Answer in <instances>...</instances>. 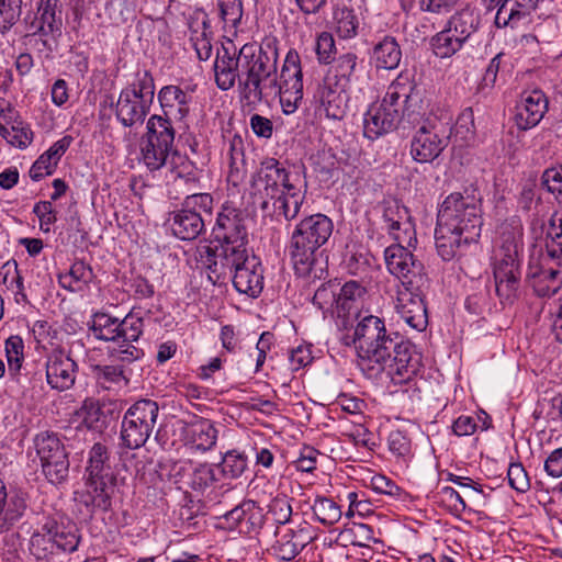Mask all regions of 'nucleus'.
<instances>
[{
    "mask_svg": "<svg viewBox=\"0 0 562 562\" xmlns=\"http://www.w3.org/2000/svg\"><path fill=\"white\" fill-rule=\"evenodd\" d=\"M277 41L267 40L260 46L252 43L239 49L227 40L216 50L213 65L217 88L229 90L238 81L243 100L247 104H259L274 91L278 65Z\"/></svg>",
    "mask_w": 562,
    "mask_h": 562,
    "instance_id": "obj_1",
    "label": "nucleus"
},
{
    "mask_svg": "<svg viewBox=\"0 0 562 562\" xmlns=\"http://www.w3.org/2000/svg\"><path fill=\"white\" fill-rule=\"evenodd\" d=\"M359 331L358 366L368 378L385 373L394 384L400 385L408 383L422 372V353L397 334L389 333L384 319L369 318Z\"/></svg>",
    "mask_w": 562,
    "mask_h": 562,
    "instance_id": "obj_2",
    "label": "nucleus"
},
{
    "mask_svg": "<svg viewBox=\"0 0 562 562\" xmlns=\"http://www.w3.org/2000/svg\"><path fill=\"white\" fill-rule=\"evenodd\" d=\"M334 282L322 284L313 296V304L323 312L330 311L334 318L338 340L346 347H355L358 351L360 347L361 326L369 318H379L374 315L364 316L357 324L360 311L362 308L367 290L357 281H348L337 291Z\"/></svg>",
    "mask_w": 562,
    "mask_h": 562,
    "instance_id": "obj_3",
    "label": "nucleus"
},
{
    "mask_svg": "<svg viewBox=\"0 0 562 562\" xmlns=\"http://www.w3.org/2000/svg\"><path fill=\"white\" fill-rule=\"evenodd\" d=\"M334 223L325 214L316 213L302 218L294 227L289 246V257L296 276L322 279V249L333 234Z\"/></svg>",
    "mask_w": 562,
    "mask_h": 562,
    "instance_id": "obj_4",
    "label": "nucleus"
},
{
    "mask_svg": "<svg viewBox=\"0 0 562 562\" xmlns=\"http://www.w3.org/2000/svg\"><path fill=\"white\" fill-rule=\"evenodd\" d=\"M265 196L272 201L277 218L291 222L297 217L306 199V182L276 158L261 161L254 178Z\"/></svg>",
    "mask_w": 562,
    "mask_h": 562,
    "instance_id": "obj_5",
    "label": "nucleus"
},
{
    "mask_svg": "<svg viewBox=\"0 0 562 562\" xmlns=\"http://www.w3.org/2000/svg\"><path fill=\"white\" fill-rule=\"evenodd\" d=\"M175 127L167 117L154 114L147 120L140 154L150 171L167 168L175 177L181 178L189 169L187 157L175 148Z\"/></svg>",
    "mask_w": 562,
    "mask_h": 562,
    "instance_id": "obj_6",
    "label": "nucleus"
},
{
    "mask_svg": "<svg viewBox=\"0 0 562 562\" xmlns=\"http://www.w3.org/2000/svg\"><path fill=\"white\" fill-rule=\"evenodd\" d=\"M503 245L496 255L493 274L496 294L502 304H513L520 288L519 246L522 239L521 221L514 216L501 226Z\"/></svg>",
    "mask_w": 562,
    "mask_h": 562,
    "instance_id": "obj_7",
    "label": "nucleus"
},
{
    "mask_svg": "<svg viewBox=\"0 0 562 562\" xmlns=\"http://www.w3.org/2000/svg\"><path fill=\"white\" fill-rule=\"evenodd\" d=\"M212 236L218 246L215 251L210 247L206 248L207 263H212L213 260L220 261L240 256L244 251L249 250L245 215L228 203H224L217 213Z\"/></svg>",
    "mask_w": 562,
    "mask_h": 562,
    "instance_id": "obj_8",
    "label": "nucleus"
},
{
    "mask_svg": "<svg viewBox=\"0 0 562 562\" xmlns=\"http://www.w3.org/2000/svg\"><path fill=\"white\" fill-rule=\"evenodd\" d=\"M207 268L212 273L209 278L214 283L228 274L234 288L250 297H258L263 290V268L259 258L250 250L244 251L240 256L213 260L212 263H207Z\"/></svg>",
    "mask_w": 562,
    "mask_h": 562,
    "instance_id": "obj_9",
    "label": "nucleus"
},
{
    "mask_svg": "<svg viewBox=\"0 0 562 562\" xmlns=\"http://www.w3.org/2000/svg\"><path fill=\"white\" fill-rule=\"evenodd\" d=\"M155 97V81L150 71L137 69L133 80L120 92L115 116L125 127L142 125Z\"/></svg>",
    "mask_w": 562,
    "mask_h": 562,
    "instance_id": "obj_10",
    "label": "nucleus"
},
{
    "mask_svg": "<svg viewBox=\"0 0 562 562\" xmlns=\"http://www.w3.org/2000/svg\"><path fill=\"white\" fill-rule=\"evenodd\" d=\"M481 201V194L473 186L463 192H452L440 204L437 218L452 222L468 238H480L483 225Z\"/></svg>",
    "mask_w": 562,
    "mask_h": 562,
    "instance_id": "obj_11",
    "label": "nucleus"
},
{
    "mask_svg": "<svg viewBox=\"0 0 562 562\" xmlns=\"http://www.w3.org/2000/svg\"><path fill=\"white\" fill-rule=\"evenodd\" d=\"M452 119L448 114H430L423 120L411 139L409 154L419 164L432 162L449 145Z\"/></svg>",
    "mask_w": 562,
    "mask_h": 562,
    "instance_id": "obj_12",
    "label": "nucleus"
},
{
    "mask_svg": "<svg viewBox=\"0 0 562 562\" xmlns=\"http://www.w3.org/2000/svg\"><path fill=\"white\" fill-rule=\"evenodd\" d=\"M87 486L90 503L102 509L111 505V492L116 483V476L111 464L110 452L106 446L95 442L88 456L86 467ZM89 504V502H86Z\"/></svg>",
    "mask_w": 562,
    "mask_h": 562,
    "instance_id": "obj_13",
    "label": "nucleus"
},
{
    "mask_svg": "<svg viewBox=\"0 0 562 562\" xmlns=\"http://www.w3.org/2000/svg\"><path fill=\"white\" fill-rule=\"evenodd\" d=\"M159 405L150 398H142L132 404L121 422V446L138 449L147 442L157 423Z\"/></svg>",
    "mask_w": 562,
    "mask_h": 562,
    "instance_id": "obj_14",
    "label": "nucleus"
},
{
    "mask_svg": "<svg viewBox=\"0 0 562 562\" xmlns=\"http://www.w3.org/2000/svg\"><path fill=\"white\" fill-rule=\"evenodd\" d=\"M214 199L210 193L187 195L169 218L172 234L181 240H194L205 231L204 215H211Z\"/></svg>",
    "mask_w": 562,
    "mask_h": 562,
    "instance_id": "obj_15",
    "label": "nucleus"
},
{
    "mask_svg": "<svg viewBox=\"0 0 562 562\" xmlns=\"http://www.w3.org/2000/svg\"><path fill=\"white\" fill-rule=\"evenodd\" d=\"M269 97H279V101L284 114L294 113L303 100V75L301 58L295 49L286 53L281 72L278 76L276 70L274 91L268 93Z\"/></svg>",
    "mask_w": 562,
    "mask_h": 562,
    "instance_id": "obj_16",
    "label": "nucleus"
},
{
    "mask_svg": "<svg viewBox=\"0 0 562 562\" xmlns=\"http://www.w3.org/2000/svg\"><path fill=\"white\" fill-rule=\"evenodd\" d=\"M34 447L42 473L47 481L54 485L66 482L70 463L65 445L58 435L53 431H42L35 436Z\"/></svg>",
    "mask_w": 562,
    "mask_h": 562,
    "instance_id": "obj_17",
    "label": "nucleus"
},
{
    "mask_svg": "<svg viewBox=\"0 0 562 562\" xmlns=\"http://www.w3.org/2000/svg\"><path fill=\"white\" fill-rule=\"evenodd\" d=\"M90 330L100 340L134 342L143 334L144 321L135 307L123 319L106 313H95Z\"/></svg>",
    "mask_w": 562,
    "mask_h": 562,
    "instance_id": "obj_18",
    "label": "nucleus"
},
{
    "mask_svg": "<svg viewBox=\"0 0 562 562\" xmlns=\"http://www.w3.org/2000/svg\"><path fill=\"white\" fill-rule=\"evenodd\" d=\"M389 272L396 277L401 285L426 286L428 282L422 261L408 250L405 245H391L384 251Z\"/></svg>",
    "mask_w": 562,
    "mask_h": 562,
    "instance_id": "obj_19",
    "label": "nucleus"
},
{
    "mask_svg": "<svg viewBox=\"0 0 562 562\" xmlns=\"http://www.w3.org/2000/svg\"><path fill=\"white\" fill-rule=\"evenodd\" d=\"M381 101L400 112L402 117L411 119L417 112V102L420 101L414 74L407 69L402 70L389 85Z\"/></svg>",
    "mask_w": 562,
    "mask_h": 562,
    "instance_id": "obj_20",
    "label": "nucleus"
},
{
    "mask_svg": "<svg viewBox=\"0 0 562 562\" xmlns=\"http://www.w3.org/2000/svg\"><path fill=\"white\" fill-rule=\"evenodd\" d=\"M63 20L59 0H40L37 15L29 24L30 36L41 35L43 46L53 52L61 36Z\"/></svg>",
    "mask_w": 562,
    "mask_h": 562,
    "instance_id": "obj_21",
    "label": "nucleus"
},
{
    "mask_svg": "<svg viewBox=\"0 0 562 562\" xmlns=\"http://www.w3.org/2000/svg\"><path fill=\"white\" fill-rule=\"evenodd\" d=\"M528 278L538 296L555 294L562 285V254L555 258L549 249H546L539 263L529 266Z\"/></svg>",
    "mask_w": 562,
    "mask_h": 562,
    "instance_id": "obj_22",
    "label": "nucleus"
},
{
    "mask_svg": "<svg viewBox=\"0 0 562 562\" xmlns=\"http://www.w3.org/2000/svg\"><path fill=\"white\" fill-rule=\"evenodd\" d=\"M424 288L400 285L396 292V313L409 327L417 331H423L428 324Z\"/></svg>",
    "mask_w": 562,
    "mask_h": 562,
    "instance_id": "obj_23",
    "label": "nucleus"
},
{
    "mask_svg": "<svg viewBox=\"0 0 562 562\" xmlns=\"http://www.w3.org/2000/svg\"><path fill=\"white\" fill-rule=\"evenodd\" d=\"M452 222H441L437 218L435 228V246L438 256L443 261H450L464 256L468 250L476 247L479 238H468L465 233H461Z\"/></svg>",
    "mask_w": 562,
    "mask_h": 562,
    "instance_id": "obj_24",
    "label": "nucleus"
},
{
    "mask_svg": "<svg viewBox=\"0 0 562 562\" xmlns=\"http://www.w3.org/2000/svg\"><path fill=\"white\" fill-rule=\"evenodd\" d=\"M548 99L541 90L521 94L515 106L514 121L518 130L528 131L537 126L548 111Z\"/></svg>",
    "mask_w": 562,
    "mask_h": 562,
    "instance_id": "obj_25",
    "label": "nucleus"
},
{
    "mask_svg": "<svg viewBox=\"0 0 562 562\" xmlns=\"http://www.w3.org/2000/svg\"><path fill=\"white\" fill-rule=\"evenodd\" d=\"M402 119L400 112L384 105L382 101L372 103L363 115V135L376 139L395 130Z\"/></svg>",
    "mask_w": 562,
    "mask_h": 562,
    "instance_id": "obj_26",
    "label": "nucleus"
},
{
    "mask_svg": "<svg viewBox=\"0 0 562 562\" xmlns=\"http://www.w3.org/2000/svg\"><path fill=\"white\" fill-rule=\"evenodd\" d=\"M76 368V362L68 355L54 350L46 361L47 383L59 391L69 389L75 383Z\"/></svg>",
    "mask_w": 562,
    "mask_h": 562,
    "instance_id": "obj_27",
    "label": "nucleus"
},
{
    "mask_svg": "<svg viewBox=\"0 0 562 562\" xmlns=\"http://www.w3.org/2000/svg\"><path fill=\"white\" fill-rule=\"evenodd\" d=\"M158 101L165 117L168 120L183 121L190 113L192 94L179 86H164L158 92Z\"/></svg>",
    "mask_w": 562,
    "mask_h": 562,
    "instance_id": "obj_28",
    "label": "nucleus"
},
{
    "mask_svg": "<svg viewBox=\"0 0 562 562\" xmlns=\"http://www.w3.org/2000/svg\"><path fill=\"white\" fill-rule=\"evenodd\" d=\"M223 518L229 529H237L240 533H250L261 527L263 516L255 501L244 499L227 512Z\"/></svg>",
    "mask_w": 562,
    "mask_h": 562,
    "instance_id": "obj_29",
    "label": "nucleus"
},
{
    "mask_svg": "<svg viewBox=\"0 0 562 562\" xmlns=\"http://www.w3.org/2000/svg\"><path fill=\"white\" fill-rule=\"evenodd\" d=\"M181 436L187 446L204 452L215 446L217 429L210 419L200 417L187 423L181 429Z\"/></svg>",
    "mask_w": 562,
    "mask_h": 562,
    "instance_id": "obj_30",
    "label": "nucleus"
},
{
    "mask_svg": "<svg viewBox=\"0 0 562 562\" xmlns=\"http://www.w3.org/2000/svg\"><path fill=\"white\" fill-rule=\"evenodd\" d=\"M497 12L495 24L497 27H516L525 21L537 8L539 0H496Z\"/></svg>",
    "mask_w": 562,
    "mask_h": 562,
    "instance_id": "obj_31",
    "label": "nucleus"
},
{
    "mask_svg": "<svg viewBox=\"0 0 562 562\" xmlns=\"http://www.w3.org/2000/svg\"><path fill=\"white\" fill-rule=\"evenodd\" d=\"M372 59L376 69L393 70L398 67L402 50L395 37L386 35L373 47Z\"/></svg>",
    "mask_w": 562,
    "mask_h": 562,
    "instance_id": "obj_32",
    "label": "nucleus"
},
{
    "mask_svg": "<svg viewBox=\"0 0 562 562\" xmlns=\"http://www.w3.org/2000/svg\"><path fill=\"white\" fill-rule=\"evenodd\" d=\"M344 90L330 86L319 87L316 99L319 102V112L330 120H341L346 115V99L341 93Z\"/></svg>",
    "mask_w": 562,
    "mask_h": 562,
    "instance_id": "obj_33",
    "label": "nucleus"
},
{
    "mask_svg": "<svg viewBox=\"0 0 562 562\" xmlns=\"http://www.w3.org/2000/svg\"><path fill=\"white\" fill-rule=\"evenodd\" d=\"M74 423L78 428L85 427L89 430L102 431L105 427V415L99 402L94 398H86L81 406L74 413Z\"/></svg>",
    "mask_w": 562,
    "mask_h": 562,
    "instance_id": "obj_34",
    "label": "nucleus"
},
{
    "mask_svg": "<svg viewBox=\"0 0 562 562\" xmlns=\"http://www.w3.org/2000/svg\"><path fill=\"white\" fill-rule=\"evenodd\" d=\"M91 372L98 384L106 390L127 386L130 383L124 364L112 361L109 364H94L91 366Z\"/></svg>",
    "mask_w": 562,
    "mask_h": 562,
    "instance_id": "obj_35",
    "label": "nucleus"
},
{
    "mask_svg": "<svg viewBox=\"0 0 562 562\" xmlns=\"http://www.w3.org/2000/svg\"><path fill=\"white\" fill-rule=\"evenodd\" d=\"M480 15L472 10L463 9L451 15L446 24L454 35L467 43L480 27Z\"/></svg>",
    "mask_w": 562,
    "mask_h": 562,
    "instance_id": "obj_36",
    "label": "nucleus"
},
{
    "mask_svg": "<svg viewBox=\"0 0 562 562\" xmlns=\"http://www.w3.org/2000/svg\"><path fill=\"white\" fill-rule=\"evenodd\" d=\"M52 526V537L55 550L74 552L79 544L78 530L75 525L58 524L55 519L47 518Z\"/></svg>",
    "mask_w": 562,
    "mask_h": 562,
    "instance_id": "obj_37",
    "label": "nucleus"
},
{
    "mask_svg": "<svg viewBox=\"0 0 562 562\" xmlns=\"http://www.w3.org/2000/svg\"><path fill=\"white\" fill-rule=\"evenodd\" d=\"M334 27L340 38L349 40L358 34L359 19L349 7H337L333 12Z\"/></svg>",
    "mask_w": 562,
    "mask_h": 562,
    "instance_id": "obj_38",
    "label": "nucleus"
},
{
    "mask_svg": "<svg viewBox=\"0 0 562 562\" xmlns=\"http://www.w3.org/2000/svg\"><path fill=\"white\" fill-rule=\"evenodd\" d=\"M465 43L454 35L448 27L435 34L430 40L434 54L439 58H449L457 54Z\"/></svg>",
    "mask_w": 562,
    "mask_h": 562,
    "instance_id": "obj_39",
    "label": "nucleus"
},
{
    "mask_svg": "<svg viewBox=\"0 0 562 562\" xmlns=\"http://www.w3.org/2000/svg\"><path fill=\"white\" fill-rule=\"evenodd\" d=\"M358 56L355 53H345L334 60L333 70L335 72L336 86L341 90L350 87L356 78Z\"/></svg>",
    "mask_w": 562,
    "mask_h": 562,
    "instance_id": "obj_40",
    "label": "nucleus"
},
{
    "mask_svg": "<svg viewBox=\"0 0 562 562\" xmlns=\"http://www.w3.org/2000/svg\"><path fill=\"white\" fill-rule=\"evenodd\" d=\"M30 551L38 560L45 559L48 554L55 552L52 526H48L47 519L31 536Z\"/></svg>",
    "mask_w": 562,
    "mask_h": 562,
    "instance_id": "obj_41",
    "label": "nucleus"
},
{
    "mask_svg": "<svg viewBox=\"0 0 562 562\" xmlns=\"http://www.w3.org/2000/svg\"><path fill=\"white\" fill-rule=\"evenodd\" d=\"M10 128L0 122V135L11 145L21 149L26 148L33 142V131L30 125L21 119Z\"/></svg>",
    "mask_w": 562,
    "mask_h": 562,
    "instance_id": "obj_42",
    "label": "nucleus"
},
{
    "mask_svg": "<svg viewBox=\"0 0 562 562\" xmlns=\"http://www.w3.org/2000/svg\"><path fill=\"white\" fill-rule=\"evenodd\" d=\"M546 249H549L552 256L562 255V202H558V209L549 221Z\"/></svg>",
    "mask_w": 562,
    "mask_h": 562,
    "instance_id": "obj_43",
    "label": "nucleus"
},
{
    "mask_svg": "<svg viewBox=\"0 0 562 562\" xmlns=\"http://www.w3.org/2000/svg\"><path fill=\"white\" fill-rule=\"evenodd\" d=\"M22 538L16 531H9L0 542V562H23Z\"/></svg>",
    "mask_w": 562,
    "mask_h": 562,
    "instance_id": "obj_44",
    "label": "nucleus"
},
{
    "mask_svg": "<svg viewBox=\"0 0 562 562\" xmlns=\"http://www.w3.org/2000/svg\"><path fill=\"white\" fill-rule=\"evenodd\" d=\"M317 520L325 525L331 526L341 517V509L331 498L317 497L312 507Z\"/></svg>",
    "mask_w": 562,
    "mask_h": 562,
    "instance_id": "obj_45",
    "label": "nucleus"
},
{
    "mask_svg": "<svg viewBox=\"0 0 562 562\" xmlns=\"http://www.w3.org/2000/svg\"><path fill=\"white\" fill-rule=\"evenodd\" d=\"M383 222L385 228L393 227L394 224H402L404 229L411 228L409 211L397 200L386 201L383 206Z\"/></svg>",
    "mask_w": 562,
    "mask_h": 562,
    "instance_id": "obj_46",
    "label": "nucleus"
},
{
    "mask_svg": "<svg viewBox=\"0 0 562 562\" xmlns=\"http://www.w3.org/2000/svg\"><path fill=\"white\" fill-rule=\"evenodd\" d=\"M217 468L212 464L202 463L199 464L192 472L190 479V486L192 490L198 492H204L209 487L213 486L217 482L218 477L216 474Z\"/></svg>",
    "mask_w": 562,
    "mask_h": 562,
    "instance_id": "obj_47",
    "label": "nucleus"
},
{
    "mask_svg": "<svg viewBox=\"0 0 562 562\" xmlns=\"http://www.w3.org/2000/svg\"><path fill=\"white\" fill-rule=\"evenodd\" d=\"M217 468L221 469L223 476L237 479L247 468V458L235 450H231L224 454L222 462Z\"/></svg>",
    "mask_w": 562,
    "mask_h": 562,
    "instance_id": "obj_48",
    "label": "nucleus"
},
{
    "mask_svg": "<svg viewBox=\"0 0 562 562\" xmlns=\"http://www.w3.org/2000/svg\"><path fill=\"white\" fill-rule=\"evenodd\" d=\"M5 357L10 372H19L24 360V342L19 335H11L4 342Z\"/></svg>",
    "mask_w": 562,
    "mask_h": 562,
    "instance_id": "obj_49",
    "label": "nucleus"
},
{
    "mask_svg": "<svg viewBox=\"0 0 562 562\" xmlns=\"http://www.w3.org/2000/svg\"><path fill=\"white\" fill-rule=\"evenodd\" d=\"M221 19L225 26L236 29L243 18V3L240 0H217Z\"/></svg>",
    "mask_w": 562,
    "mask_h": 562,
    "instance_id": "obj_50",
    "label": "nucleus"
},
{
    "mask_svg": "<svg viewBox=\"0 0 562 562\" xmlns=\"http://www.w3.org/2000/svg\"><path fill=\"white\" fill-rule=\"evenodd\" d=\"M22 12V0H0V32L16 23Z\"/></svg>",
    "mask_w": 562,
    "mask_h": 562,
    "instance_id": "obj_51",
    "label": "nucleus"
},
{
    "mask_svg": "<svg viewBox=\"0 0 562 562\" xmlns=\"http://www.w3.org/2000/svg\"><path fill=\"white\" fill-rule=\"evenodd\" d=\"M109 357L112 362L124 364L125 367L144 357V351L140 348L132 345V342H123L117 348L109 351Z\"/></svg>",
    "mask_w": 562,
    "mask_h": 562,
    "instance_id": "obj_52",
    "label": "nucleus"
},
{
    "mask_svg": "<svg viewBox=\"0 0 562 562\" xmlns=\"http://www.w3.org/2000/svg\"><path fill=\"white\" fill-rule=\"evenodd\" d=\"M315 52L321 64L328 65L335 60L336 45L330 33L322 32L317 36Z\"/></svg>",
    "mask_w": 562,
    "mask_h": 562,
    "instance_id": "obj_53",
    "label": "nucleus"
},
{
    "mask_svg": "<svg viewBox=\"0 0 562 562\" xmlns=\"http://www.w3.org/2000/svg\"><path fill=\"white\" fill-rule=\"evenodd\" d=\"M33 213L40 220V228L48 233L52 225L57 221V211L54 209L52 201H40L35 203Z\"/></svg>",
    "mask_w": 562,
    "mask_h": 562,
    "instance_id": "obj_54",
    "label": "nucleus"
},
{
    "mask_svg": "<svg viewBox=\"0 0 562 562\" xmlns=\"http://www.w3.org/2000/svg\"><path fill=\"white\" fill-rule=\"evenodd\" d=\"M507 479L509 486L519 493H525L530 488L528 474L521 463H510Z\"/></svg>",
    "mask_w": 562,
    "mask_h": 562,
    "instance_id": "obj_55",
    "label": "nucleus"
},
{
    "mask_svg": "<svg viewBox=\"0 0 562 562\" xmlns=\"http://www.w3.org/2000/svg\"><path fill=\"white\" fill-rule=\"evenodd\" d=\"M457 135H460L462 139L470 140L475 133L474 114L471 108L464 109L458 116L454 127Z\"/></svg>",
    "mask_w": 562,
    "mask_h": 562,
    "instance_id": "obj_56",
    "label": "nucleus"
},
{
    "mask_svg": "<svg viewBox=\"0 0 562 562\" xmlns=\"http://www.w3.org/2000/svg\"><path fill=\"white\" fill-rule=\"evenodd\" d=\"M541 179L548 191L555 194L557 201L562 202V164L546 169Z\"/></svg>",
    "mask_w": 562,
    "mask_h": 562,
    "instance_id": "obj_57",
    "label": "nucleus"
},
{
    "mask_svg": "<svg viewBox=\"0 0 562 562\" xmlns=\"http://www.w3.org/2000/svg\"><path fill=\"white\" fill-rule=\"evenodd\" d=\"M541 179L548 191L555 194L557 201L562 202V164L546 169Z\"/></svg>",
    "mask_w": 562,
    "mask_h": 562,
    "instance_id": "obj_58",
    "label": "nucleus"
},
{
    "mask_svg": "<svg viewBox=\"0 0 562 562\" xmlns=\"http://www.w3.org/2000/svg\"><path fill=\"white\" fill-rule=\"evenodd\" d=\"M541 179L548 191L555 194L557 201L562 202V164L546 169Z\"/></svg>",
    "mask_w": 562,
    "mask_h": 562,
    "instance_id": "obj_59",
    "label": "nucleus"
},
{
    "mask_svg": "<svg viewBox=\"0 0 562 562\" xmlns=\"http://www.w3.org/2000/svg\"><path fill=\"white\" fill-rule=\"evenodd\" d=\"M269 514L277 524H286L292 515L290 501L285 496L274 497L269 505Z\"/></svg>",
    "mask_w": 562,
    "mask_h": 562,
    "instance_id": "obj_60",
    "label": "nucleus"
},
{
    "mask_svg": "<svg viewBox=\"0 0 562 562\" xmlns=\"http://www.w3.org/2000/svg\"><path fill=\"white\" fill-rule=\"evenodd\" d=\"M464 0H419V9L423 12L443 15L450 13Z\"/></svg>",
    "mask_w": 562,
    "mask_h": 562,
    "instance_id": "obj_61",
    "label": "nucleus"
},
{
    "mask_svg": "<svg viewBox=\"0 0 562 562\" xmlns=\"http://www.w3.org/2000/svg\"><path fill=\"white\" fill-rule=\"evenodd\" d=\"M390 451L396 456L405 458L411 453V439L401 430H393L387 437Z\"/></svg>",
    "mask_w": 562,
    "mask_h": 562,
    "instance_id": "obj_62",
    "label": "nucleus"
},
{
    "mask_svg": "<svg viewBox=\"0 0 562 562\" xmlns=\"http://www.w3.org/2000/svg\"><path fill=\"white\" fill-rule=\"evenodd\" d=\"M26 509V502L23 496L14 493L12 495L8 494L7 505L3 513V520L9 522H14L22 517Z\"/></svg>",
    "mask_w": 562,
    "mask_h": 562,
    "instance_id": "obj_63",
    "label": "nucleus"
},
{
    "mask_svg": "<svg viewBox=\"0 0 562 562\" xmlns=\"http://www.w3.org/2000/svg\"><path fill=\"white\" fill-rule=\"evenodd\" d=\"M319 451L311 446H304L299 458L293 462L295 469L301 472L312 473L316 469Z\"/></svg>",
    "mask_w": 562,
    "mask_h": 562,
    "instance_id": "obj_64",
    "label": "nucleus"
}]
</instances>
